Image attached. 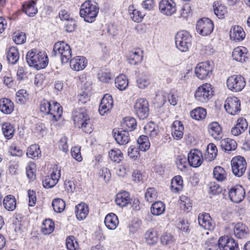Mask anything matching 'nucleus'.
Returning <instances> with one entry per match:
<instances>
[{
    "mask_svg": "<svg viewBox=\"0 0 250 250\" xmlns=\"http://www.w3.org/2000/svg\"><path fill=\"white\" fill-rule=\"evenodd\" d=\"M190 114L193 119L196 120H200L206 117L207 112L205 108L198 107L192 110Z\"/></svg>",
    "mask_w": 250,
    "mask_h": 250,
    "instance_id": "nucleus-51",
    "label": "nucleus"
},
{
    "mask_svg": "<svg viewBox=\"0 0 250 250\" xmlns=\"http://www.w3.org/2000/svg\"><path fill=\"white\" fill-rule=\"evenodd\" d=\"M215 14L219 18L223 19L227 14V9L226 7L223 5L220 4L214 8V9Z\"/></svg>",
    "mask_w": 250,
    "mask_h": 250,
    "instance_id": "nucleus-59",
    "label": "nucleus"
},
{
    "mask_svg": "<svg viewBox=\"0 0 250 250\" xmlns=\"http://www.w3.org/2000/svg\"><path fill=\"white\" fill-rule=\"evenodd\" d=\"M188 160L191 166L194 167H199L203 160L202 152L197 149L191 150L188 153Z\"/></svg>",
    "mask_w": 250,
    "mask_h": 250,
    "instance_id": "nucleus-19",
    "label": "nucleus"
},
{
    "mask_svg": "<svg viewBox=\"0 0 250 250\" xmlns=\"http://www.w3.org/2000/svg\"><path fill=\"white\" fill-rule=\"evenodd\" d=\"M157 198V191L153 188L147 189L145 192V199L149 203L154 201Z\"/></svg>",
    "mask_w": 250,
    "mask_h": 250,
    "instance_id": "nucleus-56",
    "label": "nucleus"
},
{
    "mask_svg": "<svg viewBox=\"0 0 250 250\" xmlns=\"http://www.w3.org/2000/svg\"><path fill=\"white\" fill-rule=\"evenodd\" d=\"M198 220L199 225L202 228L209 230L214 229L215 224L208 213H202L199 214Z\"/></svg>",
    "mask_w": 250,
    "mask_h": 250,
    "instance_id": "nucleus-18",
    "label": "nucleus"
},
{
    "mask_svg": "<svg viewBox=\"0 0 250 250\" xmlns=\"http://www.w3.org/2000/svg\"><path fill=\"white\" fill-rule=\"evenodd\" d=\"M128 10L130 18L135 22L141 21L145 16L141 12L135 9L133 5H130Z\"/></svg>",
    "mask_w": 250,
    "mask_h": 250,
    "instance_id": "nucleus-45",
    "label": "nucleus"
},
{
    "mask_svg": "<svg viewBox=\"0 0 250 250\" xmlns=\"http://www.w3.org/2000/svg\"><path fill=\"white\" fill-rule=\"evenodd\" d=\"M209 193L212 195H218L222 192V188L215 182H211L208 185Z\"/></svg>",
    "mask_w": 250,
    "mask_h": 250,
    "instance_id": "nucleus-64",
    "label": "nucleus"
},
{
    "mask_svg": "<svg viewBox=\"0 0 250 250\" xmlns=\"http://www.w3.org/2000/svg\"><path fill=\"white\" fill-rule=\"evenodd\" d=\"M227 88L231 91L238 92L242 91L246 85V81L240 75H232L226 81Z\"/></svg>",
    "mask_w": 250,
    "mask_h": 250,
    "instance_id": "nucleus-9",
    "label": "nucleus"
},
{
    "mask_svg": "<svg viewBox=\"0 0 250 250\" xmlns=\"http://www.w3.org/2000/svg\"><path fill=\"white\" fill-rule=\"evenodd\" d=\"M26 62L30 66L37 69L44 68L48 64V59L43 52H37L31 50L28 51L26 56Z\"/></svg>",
    "mask_w": 250,
    "mask_h": 250,
    "instance_id": "nucleus-3",
    "label": "nucleus"
},
{
    "mask_svg": "<svg viewBox=\"0 0 250 250\" xmlns=\"http://www.w3.org/2000/svg\"><path fill=\"white\" fill-rule=\"evenodd\" d=\"M26 175L31 180H33L36 178V165L34 163L28 164L26 167Z\"/></svg>",
    "mask_w": 250,
    "mask_h": 250,
    "instance_id": "nucleus-58",
    "label": "nucleus"
},
{
    "mask_svg": "<svg viewBox=\"0 0 250 250\" xmlns=\"http://www.w3.org/2000/svg\"><path fill=\"white\" fill-rule=\"evenodd\" d=\"M4 208L8 211H13L16 208V200L15 197L12 195L6 196L3 200Z\"/></svg>",
    "mask_w": 250,
    "mask_h": 250,
    "instance_id": "nucleus-39",
    "label": "nucleus"
},
{
    "mask_svg": "<svg viewBox=\"0 0 250 250\" xmlns=\"http://www.w3.org/2000/svg\"><path fill=\"white\" fill-rule=\"evenodd\" d=\"M142 60L143 52L140 50L130 52L128 58V62L132 65H136L140 63Z\"/></svg>",
    "mask_w": 250,
    "mask_h": 250,
    "instance_id": "nucleus-40",
    "label": "nucleus"
},
{
    "mask_svg": "<svg viewBox=\"0 0 250 250\" xmlns=\"http://www.w3.org/2000/svg\"><path fill=\"white\" fill-rule=\"evenodd\" d=\"M144 237L146 243L148 245H155L158 242V233L153 229H150L147 230L144 233Z\"/></svg>",
    "mask_w": 250,
    "mask_h": 250,
    "instance_id": "nucleus-29",
    "label": "nucleus"
},
{
    "mask_svg": "<svg viewBox=\"0 0 250 250\" xmlns=\"http://www.w3.org/2000/svg\"><path fill=\"white\" fill-rule=\"evenodd\" d=\"M66 246L68 250H78L79 248L76 238L73 236H69L66 238Z\"/></svg>",
    "mask_w": 250,
    "mask_h": 250,
    "instance_id": "nucleus-57",
    "label": "nucleus"
},
{
    "mask_svg": "<svg viewBox=\"0 0 250 250\" xmlns=\"http://www.w3.org/2000/svg\"><path fill=\"white\" fill-rule=\"evenodd\" d=\"M217 155V149L216 146L213 144H209L206 149L205 159L208 162L214 160Z\"/></svg>",
    "mask_w": 250,
    "mask_h": 250,
    "instance_id": "nucleus-42",
    "label": "nucleus"
},
{
    "mask_svg": "<svg viewBox=\"0 0 250 250\" xmlns=\"http://www.w3.org/2000/svg\"><path fill=\"white\" fill-rule=\"evenodd\" d=\"M99 10L97 3L90 0L86 1L81 6L80 15L85 21L91 23L95 21Z\"/></svg>",
    "mask_w": 250,
    "mask_h": 250,
    "instance_id": "nucleus-4",
    "label": "nucleus"
},
{
    "mask_svg": "<svg viewBox=\"0 0 250 250\" xmlns=\"http://www.w3.org/2000/svg\"><path fill=\"white\" fill-rule=\"evenodd\" d=\"M233 229L234 235L238 238H244L248 234V228L241 223H238L235 224Z\"/></svg>",
    "mask_w": 250,
    "mask_h": 250,
    "instance_id": "nucleus-36",
    "label": "nucleus"
},
{
    "mask_svg": "<svg viewBox=\"0 0 250 250\" xmlns=\"http://www.w3.org/2000/svg\"><path fill=\"white\" fill-rule=\"evenodd\" d=\"M114 138L116 142L120 145L127 144L130 141L129 133L125 130H113Z\"/></svg>",
    "mask_w": 250,
    "mask_h": 250,
    "instance_id": "nucleus-22",
    "label": "nucleus"
},
{
    "mask_svg": "<svg viewBox=\"0 0 250 250\" xmlns=\"http://www.w3.org/2000/svg\"><path fill=\"white\" fill-rule=\"evenodd\" d=\"M53 51L56 56L60 57L62 63L67 62L72 56L70 46L63 41L56 42L54 45Z\"/></svg>",
    "mask_w": 250,
    "mask_h": 250,
    "instance_id": "nucleus-5",
    "label": "nucleus"
},
{
    "mask_svg": "<svg viewBox=\"0 0 250 250\" xmlns=\"http://www.w3.org/2000/svg\"><path fill=\"white\" fill-rule=\"evenodd\" d=\"M214 25L212 21L207 18L199 20L196 24L197 32L203 36L210 35L213 31Z\"/></svg>",
    "mask_w": 250,
    "mask_h": 250,
    "instance_id": "nucleus-10",
    "label": "nucleus"
},
{
    "mask_svg": "<svg viewBox=\"0 0 250 250\" xmlns=\"http://www.w3.org/2000/svg\"><path fill=\"white\" fill-rule=\"evenodd\" d=\"M98 79L101 82L107 83L111 79L112 76L110 72L107 71H101L99 72Z\"/></svg>",
    "mask_w": 250,
    "mask_h": 250,
    "instance_id": "nucleus-60",
    "label": "nucleus"
},
{
    "mask_svg": "<svg viewBox=\"0 0 250 250\" xmlns=\"http://www.w3.org/2000/svg\"><path fill=\"white\" fill-rule=\"evenodd\" d=\"M129 195L126 191L121 192L116 195L115 199L116 203L121 207L126 206L129 203Z\"/></svg>",
    "mask_w": 250,
    "mask_h": 250,
    "instance_id": "nucleus-33",
    "label": "nucleus"
},
{
    "mask_svg": "<svg viewBox=\"0 0 250 250\" xmlns=\"http://www.w3.org/2000/svg\"><path fill=\"white\" fill-rule=\"evenodd\" d=\"M28 95L25 90H19L16 93V100L17 102L21 104H24L26 102Z\"/></svg>",
    "mask_w": 250,
    "mask_h": 250,
    "instance_id": "nucleus-62",
    "label": "nucleus"
},
{
    "mask_svg": "<svg viewBox=\"0 0 250 250\" xmlns=\"http://www.w3.org/2000/svg\"><path fill=\"white\" fill-rule=\"evenodd\" d=\"M1 129L2 134L6 139H11L14 136L15 129L14 126L10 123L2 124Z\"/></svg>",
    "mask_w": 250,
    "mask_h": 250,
    "instance_id": "nucleus-37",
    "label": "nucleus"
},
{
    "mask_svg": "<svg viewBox=\"0 0 250 250\" xmlns=\"http://www.w3.org/2000/svg\"><path fill=\"white\" fill-rule=\"evenodd\" d=\"M136 119L131 117H125L122 124L123 129L128 132L134 130L136 128Z\"/></svg>",
    "mask_w": 250,
    "mask_h": 250,
    "instance_id": "nucleus-34",
    "label": "nucleus"
},
{
    "mask_svg": "<svg viewBox=\"0 0 250 250\" xmlns=\"http://www.w3.org/2000/svg\"><path fill=\"white\" fill-rule=\"evenodd\" d=\"M218 247L220 250H239L238 244L234 239L225 236L218 240Z\"/></svg>",
    "mask_w": 250,
    "mask_h": 250,
    "instance_id": "nucleus-15",
    "label": "nucleus"
},
{
    "mask_svg": "<svg viewBox=\"0 0 250 250\" xmlns=\"http://www.w3.org/2000/svg\"><path fill=\"white\" fill-rule=\"evenodd\" d=\"M87 65V60L83 56H76L70 61V66L75 71H79L83 70Z\"/></svg>",
    "mask_w": 250,
    "mask_h": 250,
    "instance_id": "nucleus-21",
    "label": "nucleus"
},
{
    "mask_svg": "<svg viewBox=\"0 0 250 250\" xmlns=\"http://www.w3.org/2000/svg\"><path fill=\"white\" fill-rule=\"evenodd\" d=\"M73 120L75 126L81 128L83 132L90 133L93 131L92 121L84 108H79L74 111Z\"/></svg>",
    "mask_w": 250,
    "mask_h": 250,
    "instance_id": "nucleus-1",
    "label": "nucleus"
},
{
    "mask_svg": "<svg viewBox=\"0 0 250 250\" xmlns=\"http://www.w3.org/2000/svg\"><path fill=\"white\" fill-rule=\"evenodd\" d=\"M151 83L150 78L148 75L139 76L136 80L137 86L142 89L147 88Z\"/></svg>",
    "mask_w": 250,
    "mask_h": 250,
    "instance_id": "nucleus-46",
    "label": "nucleus"
},
{
    "mask_svg": "<svg viewBox=\"0 0 250 250\" xmlns=\"http://www.w3.org/2000/svg\"><path fill=\"white\" fill-rule=\"evenodd\" d=\"M89 213V208L84 203H81L75 207V213L79 220H83L86 218Z\"/></svg>",
    "mask_w": 250,
    "mask_h": 250,
    "instance_id": "nucleus-30",
    "label": "nucleus"
},
{
    "mask_svg": "<svg viewBox=\"0 0 250 250\" xmlns=\"http://www.w3.org/2000/svg\"><path fill=\"white\" fill-rule=\"evenodd\" d=\"M165 210V204L161 201H158L153 203L150 208L151 213L155 216L162 214Z\"/></svg>",
    "mask_w": 250,
    "mask_h": 250,
    "instance_id": "nucleus-47",
    "label": "nucleus"
},
{
    "mask_svg": "<svg viewBox=\"0 0 250 250\" xmlns=\"http://www.w3.org/2000/svg\"><path fill=\"white\" fill-rule=\"evenodd\" d=\"M115 86L120 90H124L128 86V82L126 76L121 74L115 80Z\"/></svg>",
    "mask_w": 250,
    "mask_h": 250,
    "instance_id": "nucleus-44",
    "label": "nucleus"
},
{
    "mask_svg": "<svg viewBox=\"0 0 250 250\" xmlns=\"http://www.w3.org/2000/svg\"><path fill=\"white\" fill-rule=\"evenodd\" d=\"M183 188V179L181 176L177 175L175 176L171 181L170 188L171 190L177 193L182 190Z\"/></svg>",
    "mask_w": 250,
    "mask_h": 250,
    "instance_id": "nucleus-43",
    "label": "nucleus"
},
{
    "mask_svg": "<svg viewBox=\"0 0 250 250\" xmlns=\"http://www.w3.org/2000/svg\"><path fill=\"white\" fill-rule=\"evenodd\" d=\"M104 223L106 227L109 230H115L119 225L118 216L113 213H108L104 218Z\"/></svg>",
    "mask_w": 250,
    "mask_h": 250,
    "instance_id": "nucleus-25",
    "label": "nucleus"
},
{
    "mask_svg": "<svg viewBox=\"0 0 250 250\" xmlns=\"http://www.w3.org/2000/svg\"><path fill=\"white\" fill-rule=\"evenodd\" d=\"M175 43L179 50L186 52L191 46V36L187 31H180L175 36Z\"/></svg>",
    "mask_w": 250,
    "mask_h": 250,
    "instance_id": "nucleus-6",
    "label": "nucleus"
},
{
    "mask_svg": "<svg viewBox=\"0 0 250 250\" xmlns=\"http://www.w3.org/2000/svg\"><path fill=\"white\" fill-rule=\"evenodd\" d=\"M247 49L244 46H238L234 48L232 53L233 59L238 62H245L247 58Z\"/></svg>",
    "mask_w": 250,
    "mask_h": 250,
    "instance_id": "nucleus-26",
    "label": "nucleus"
},
{
    "mask_svg": "<svg viewBox=\"0 0 250 250\" xmlns=\"http://www.w3.org/2000/svg\"><path fill=\"white\" fill-rule=\"evenodd\" d=\"M145 132L149 136L150 138H154L158 134V126L153 122H149L144 127Z\"/></svg>",
    "mask_w": 250,
    "mask_h": 250,
    "instance_id": "nucleus-41",
    "label": "nucleus"
},
{
    "mask_svg": "<svg viewBox=\"0 0 250 250\" xmlns=\"http://www.w3.org/2000/svg\"><path fill=\"white\" fill-rule=\"evenodd\" d=\"M22 8L25 13L29 17H33L38 12L36 3L32 0L25 2L23 4Z\"/></svg>",
    "mask_w": 250,
    "mask_h": 250,
    "instance_id": "nucleus-35",
    "label": "nucleus"
},
{
    "mask_svg": "<svg viewBox=\"0 0 250 250\" xmlns=\"http://www.w3.org/2000/svg\"><path fill=\"white\" fill-rule=\"evenodd\" d=\"M26 154L28 157L32 159L38 158L41 155L39 146L36 144L30 146L27 149Z\"/></svg>",
    "mask_w": 250,
    "mask_h": 250,
    "instance_id": "nucleus-52",
    "label": "nucleus"
},
{
    "mask_svg": "<svg viewBox=\"0 0 250 250\" xmlns=\"http://www.w3.org/2000/svg\"><path fill=\"white\" fill-rule=\"evenodd\" d=\"M55 225L51 220L45 219L42 226V231L44 234H50L54 229Z\"/></svg>",
    "mask_w": 250,
    "mask_h": 250,
    "instance_id": "nucleus-53",
    "label": "nucleus"
},
{
    "mask_svg": "<svg viewBox=\"0 0 250 250\" xmlns=\"http://www.w3.org/2000/svg\"><path fill=\"white\" fill-rule=\"evenodd\" d=\"M61 176V170L56 166L53 168L50 175L46 176L42 181V185L46 188H50L55 186Z\"/></svg>",
    "mask_w": 250,
    "mask_h": 250,
    "instance_id": "nucleus-13",
    "label": "nucleus"
},
{
    "mask_svg": "<svg viewBox=\"0 0 250 250\" xmlns=\"http://www.w3.org/2000/svg\"><path fill=\"white\" fill-rule=\"evenodd\" d=\"M220 146L226 152L234 150L237 146L236 141L230 138H226L221 141Z\"/></svg>",
    "mask_w": 250,
    "mask_h": 250,
    "instance_id": "nucleus-32",
    "label": "nucleus"
},
{
    "mask_svg": "<svg viewBox=\"0 0 250 250\" xmlns=\"http://www.w3.org/2000/svg\"><path fill=\"white\" fill-rule=\"evenodd\" d=\"M160 12L166 16H171L176 11V4L172 0H161L159 3Z\"/></svg>",
    "mask_w": 250,
    "mask_h": 250,
    "instance_id": "nucleus-17",
    "label": "nucleus"
},
{
    "mask_svg": "<svg viewBox=\"0 0 250 250\" xmlns=\"http://www.w3.org/2000/svg\"><path fill=\"white\" fill-rule=\"evenodd\" d=\"M240 101L236 97L228 98L225 103L224 107L229 114L236 115L240 111Z\"/></svg>",
    "mask_w": 250,
    "mask_h": 250,
    "instance_id": "nucleus-14",
    "label": "nucleus"
},
{
    "mask_svg": "<svg viewBox=\"0 0 250 250\" xmlns=\"http://www.w3.org/2000/svg\"><path fill=\"white\" fill-rule=\"evenodd\" d=\"M52 205L54 211L58 213L62 212L65 207V202L61 199H54Z\"/></svg>",
    "mask_w": 250,
    "mask_h": 250,
    "instance_id": "nucleus-55",
    "label": "nucleus"
},
{
    "mask_svg": "<svg viewBox=\"0 0 250 250\" xmlns=\"http://www.w3.org/2000/svg\"><path fill=\"white\" fill-rule=\"evenodd\" d=\"M13 41L17 44H21L25 42L26 35L23 32H15L13 37Z\"/></svg>",
    "mask_w": 250,
    "mask_h": 250,
    "instance_id": "nucleus-61",
    "label": "nucleus"
},
{
    "mask_svg": "<svg viewBox=\"0 0 250 250\" xmlns=\"http://www.w3.org/2000/svg\"><path fill=\"white\" fill-rule=\"evenodd\" d=\"M184 126L182 122L176 120L172 124L171 133L173 138L177 140L181 139L184 135Z\"/></svg>",
    "mask_w": 250,
    "mask_h": 250,
    "instance_id": "nucleus-24",
    "label": "nucleus"
},
{
    "mask_svg": "<svg viewBox=\"0 0 250 250\" xmlns=\"http://www.w3.org/2000/svg\"><path fill=\"white\" fill-rule=\"evenodd\" d=\"M40 110L54 122L57 121L62 116V108L60 104L54 101H48L45 100L41 102Z\"/></svg>",
    "mask_w": 250,
    "mask_h": 250,
    "instance_id": "nucleus-2",
    "label": "nucleus"
},
{
    "mask_svg": "<svg viewBox=\"0 0 250 250\" xmlns=\"http://www.w3.org/2000/svg\"><path fill=\"white\" fill-rule=\"evenodd\" d=\"M195 73L198 79L205 80L211 76L212 67L208 62H201L195 67Z\"/></svg>",
    "mask_w": 250,
    "mask_h": 250,
    "instance_id": "nucleus-12",
    "label": "nucleus"
},
{
    "mask_svg": "<svg viewBox=\"0 0 250 250\" xmlns=\"http://www.w3.org/2000/svg\"><path fill=\"white\" fill-rule=\"evenodd\" d=\"M212 85L205 83L199 86L194 94L195 99L201 103H207L213 96V91Z\"/></svg>",
    "mask_w": 250,
    "mask_h": 250,
    "instance_id": "nucleus-8",
    "label": "nucleus"
},
{
    "mask_svg": "<svg viewBox=\"0 0 250 250\" xmlns=\"http://www.w3.org/2000/svg\"><path fill=\"white\" fill-rule=\"evenodd\" d=\"M179 205L182 210L187 212L189 211L192 208V203L190 199L184 195L180 196Z\"/></svg>",
    "mask_w": 250,
    "mask_h": 250,
    "instance_id": "nucleus-54",
    "label": "nucleus"
},
{
    "mask_svg": "<svg viewBox=\"0 0 250 250\" xmlns=\"http://www.w3.org/2000/svg\"><path fill=\"white\" fill-rule=\"evenodd\" d=\"M139 148L142 151L148 150L150 146L148 137L146 135H141L137 140Z\"/></svg>",
    "mask_w": 250,
    "mask_h": 250,
    "instance_id": "nucleus-49",
    "label": "nucleus"
},
{
    "mask_svg": "<svg viewBox=\"0 0 250 250\" xmlns=\"http://www.w3.org/2000/svg\"><path fill=\"white\" fill-rule=\"evenodd\" d=\"M209 134L214 139L219 140L221 138L222 131L219 124L216 122L210 123L208 125Z\"/></svg>",
    "mask_w": 250,
    "mask_h": 250,
    "instance_id": "nucleus-31",
    "label": "nucleus"
},
{
    "mask_svg": "<svg viewBox=\"0 0 250 250\" xmlns=\"http://www.w3.org/2000/svg\"><path fill=\"white\" fill-rule=\"evenodd\" d=\"M230 39L235 42L243 41L245 38V32L240 26L235 25L232 27L229 31Z\"/></svg>",
    "mask_w": 250,
    "mask_h": 250,
    "instance_id": "nucleus-23",
    "label": "nucleus"
},
{
    "mask_svg": "<svg viewBox=\"0 0 250 250\" xmlns=\"http://www.w3.org/2000/svg\"><path fill=\"white\" fill-rule=\"evenodd\" d=\"M20 56L18 49L15 47H10L7 51V59L9 63L14 64L19 60Z\"/></svg>",
    "mask_w": 250,
    "mask_h": 250,
    "instance_id": "nucleus-38",
    "label": "nucleus"
},
{
    "mask_svg": "<svg viewBox=\"0 0 250 250\" xmlns=\"http://www.w3.org/2000/svg\"><path fill=\"white\" fill-rule=\"evenodd\" d=\"M248 124L245 119L240 118L238 119L237 123L231 130L232 134L234 136H238L244 132L248 128Z\"/></svg>",
    "mask_w": 250,
    "mask_h": 250,
    "instance_id": "nucleus-27",
    "label": "nucleus"
},
{
    "mask_svg": "<svg viewBox=\"0 0 250 250\" xmlns=\"http://www.w3.org/2000/svg\"><path fill=\"white\" fill-rule=\"evenodd\" d=\"M213 176L218 181L223 182L227 179V173L223 167L218 166L213 169Z\"/></svg>",
    "mask_w": 250,
    "mask_h": 250,
    "instance_id": "nucleus-48",
    "label": "nucleus"
},
{
    "mask_svg": "<svg viewBox=\"0 0 250 250\" xmlns=\"http://www.w3.org/2000/svg\"><path fill=\"white\" fill-rule=\"evenodd\" d=\"M229 197L234 203H239L242 201L245 196V190L242 186L236 185L229 190Z\"/></svg>",
    "mask_w": 250,
    "mask_h": 250,
    "instance_id": "nucleus-16",
    "label": "nucleus"
},
{
    "mask_svg": "<svg viewBox=\"0 0 250 250\" xmlns=\"http://www.w3.org/2000/svg\"><path fill=\"white\" fill-rule=\"evenodd\" d=\"M113 101L111 96L109 94H105L101 100L99 111L100 114L103 116L105 113L109 111L113 107Z\"/></svg>",
    "mask_w": 250,
    "mask_h": 250,
    "instance_id": "nucleus-20",
    "label": "nucleus"
},
{
    "mask_svg": "<svg viewBox=\"0 0 250 250\" xmlns=\"http://www.w3.org/2000/svg\"><path fill=\"white\" fill-rule=\"evenodd\" d=\"M14 109V104L10 99L1 98L0 99V111L4 114H11Z\"/></svg>",
    "mask_w": 250,
    "mask_h": 250,
    "instance_id": "nucleus-28",
    "label": "nucleus"
},
{
    "mask_svg": "<svg viewBox=\"0 0 250 250\" xmlns=\"http://www.w3.org/2000/svg\"><path fill=\"white\" fill-rule=\"evenodd\" d=\"M133 111L140 119L147 118L149 111L148 102L143 98L137 99L134 102Z\"/></svg>",
    "mask_w": 250,
    "mask_h": 250,
    "instance_id": "nucleus-7",
    "label": "nucleus"
},
{
    "mask_svg": "<svg viewBox=\"0 0 250 250\" xmlns=\"http://www.w3.org/2000/svg\"><path fill=\"white\" fill-rule=\"evenodd\" d=\"M231 166L233 174L236 176L241 177L245 172L247 162L243 157L237 156L232 159Z\"/></svg>",
    "mask_w": 250,
    "mask_h": 250,
    "instance_id": "nucleus-11",
    "label": "nucleus"
},
{
    "mask_svg": "<svg viewBox=\"0 0 250 250\" xmlns=\"http://www.w3.org/2000/svg\"><path fill=\"white\" fill-rule=\"evenodd\" d=\"M108 155L110 159L116 163H120L123 158V154L118 148H113L109 151Z\"/></svg>",
    "mask_w": 250,
    "mask_h": 250,
    "instance_id": "nucleus-50",
    "label": "nucleus"
},
{
    "mask_svg": "<svg viewBox=\"0 0 250 250\" xmlns=\"http://www.w3.org/2000/svg\"><path fill=\"white\" fill-rule=\"evenodd\" d=\"M187 158L184 156H179L177 157L176 161V164L177 167L181 171L184 170L187 167Z\"/></svg>",
    "mask_w": 250,
    "mask_h": 250,
    "instance_id": "nucleus-63",
    "label": "nucleus"
}]
</instances>
